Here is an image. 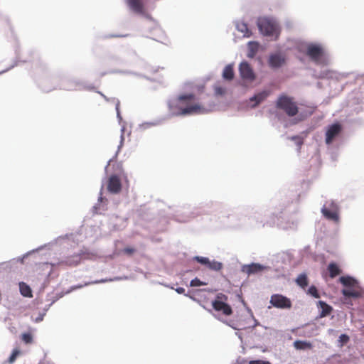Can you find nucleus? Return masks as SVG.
<instances>
[{"instance_id": "obj_1", "label": "nucleus", "mask_w": 364, "mask_h": 364, "mask_svg": "<svg viewBox=\"0 0 364 364\" xmlns=\"http://www.w3.org/2000/svg\"><path fill=\"white\" fill-rule=\"evenodd\" d=\"M274 118L280 122L284 128L296 125L311 115L309 109H300L292 97L281 95L276 102Z\"/></svg>"}, {"instance_id": "obj_2", "label": "nucleus", "mask_w": 364, "mask_h": 364, "mask_svg": "<svg viewBox=\"0 0 364 364\" xmlns=\"http://www.w3.org/2000/svg\"><path fill=\"white\" fill-rule=\"evenodd\" d=\"M183 93L177 96H172L168 99L167 106L172 117L190 116L193 114H203L210 112L199 103L188 105L189 101L187 98H181Z\"/></svg>"}, {"instance_id": "obj_3", "label": "nucleus", "mask_w": 364, "mask_h": 364, "mask_svg": "<svg viewBox=\"0 0 364 364\" xmlns=\"http://www.w3.org/2000/svg\"><path fill=\"white\" fill-rule=\"evenodd\" d=\"M306 56L317 65H327L329 63L328 55L319 43H308L305 47Z\"/></svg>"}, {"instance_id": "obj_4", "label": "nucleus", "mask_w": 364, "mask_h": 364, "mask_svg": "<svg viewBox=\"0 0 364 364\" xmlns=\"http://www.w3.org/2000/svg\"><path fill=\"white\" fill-rule=\"evenodd\" d=\"M257 26L261 35L271 40H277L280 35V29L277 22L267 16L259 17Z\"/></svg>"}, {"instance_id": "obj_5", "label": "nucleus", "mask_w": 364, "mask_h": 364, "mask_svg": "<svg viewBox=\"0 0 364 364\" xmlns=\"http://www.w3.org/2000/svg\"><path fill=\"white\" fill-rule=\"evenodd\" d=\"M285 213L282 211L279 214L272 213L267 219L261 220L262 226L272 227L277 225L283 230H294L297 226V221L293 218L285 219Z\"/></svg>"}, {"instance_id": "obj_6", "label": "nucleus", "mask_w": 364, "mask_h": 364, "mask_svg": "<svg viewBox=\"0 0 364 364\" xmlns=\"http://www.w3.org/2000/svg\"><path fill=\"white\" fill-rule=\"evenodd\" d=\"M338 282L343 288L341 289V294L346 299H357L363 297V294L354 289V287L359 285V281L350 275H343L338 278Z\"/></svg>"}, {"instance_id": "obj_7", "label": "nucleus", "mask_w": 364, "mask_h": 364, "mask_svg": "<svg viewBox=\"0 0 364 364\" xmlns=\"http://www.w3.org/2000/svg\"><path fill=\"white\" fill-rule=\"evenodd\" d=\"M344 127L343 123L338 120H334L333 122L328 124L325 127V143L327 146H333L335 143L339 144L343 134Z\"/></svg>"}, {"instance_id": "obj_8", "label": "nucleus", "mask_w": 364, "mask_h": 364, "mask_svg": "<svg viewBox=\"0 0 364 364\" xmlns=\"http://www.w3.org/2000/svg\"><path fill=\"white\" fill-rule=\"evenodd\" d=\"M149 1L150 0H126V3L132 11L143 16L153 23V26L149 28V32L151 33L152 30H160V26L159 23L149 14L145 11V4Z\"/></svg>"}, {"instance_id": "obj_9", "label": "nucleus", "mask_w": 364, "mask_h": 364, "mask_svg": "<svg viewBox=\"0 0 364 364\" xmlns=\"http://www.w3.org/2000/svg\"><path fill=\"white\" fill-rule=\"evenodd\" d=\"M341 207L334 200L326 201L321 208V213L324 218L334 223H339Z\"/></svg>"}, {"instance_id": "obj_10", "label": "nucleus", "mask_w": 364, "mask_h": 364, "mask_svg": "<svg viewBox=\"0 0 364 364\" xmlns=\"http://www.w3.org/2000/svg\"><path fill=\"white\" fill-rule=\"evenodd\" d=\"M288 62L287 54L282 49H276L269 53L267 65L272 70H278L284 67Z\"/></svg>"}, {"instance_id": "obj_11", "label": "nucleus", "mask_w": 364, "mask_h": 364, "mask_svg": "<svg viewBox=\"0 0 364 364\" xmlns=\"http://www.w3.org/2000/svg\"><path fill=\"white\" fill-rule=\"evenodd\" d=\"M61 82L60 88L65 90H86L92 91L95 89L93 84H88L86 81L77 79L65 77L61 80Z\"/></svg>"}, {"instance_id": "obj_12", "label": "nucleus", "mask_w": 364, "mask_h": 364, "mask_svg": "<svg viewBox=\"0 0 364 364\" xmlns=\"http://www.w3.org/2000/svg\"><path fill=\"white\" fill-rule=\"evenodd\" d=\"M95 257V254L89 250L86 247L83 246L79 252L65 257L60 261L59 264H65L69 266H77L82 260L92 259Z\"/></svg>"}, {"instance_id": "obj_13", "label": "nucleus", "mask_w": 364, "mask_h": 364, "mask_svg": "<svg viewBox=\"0 0 364 364\" xmlns=\"http://www.w3.org/2000/svg\"><path fill=\"white\" fill-rule=\"evenodd\" d=\"M197 209L198 208H192L189 205H183L175 210L173 218L179 223H187L199 215Z\"/></svg>"}, {"instance_id": "obj_14", "label": "nucleus", "mask_w": 364, "mask_h": 364, "mask_svg": "<svg viewBox=\"0 0 364 364\" xmlns=\"http://www.w3.org/2000/svg\"><path fill=\"white\" fill-rule=\"evenodd\" d=\"M272 93V88L270 87H265L261 90H257L253 95L249 97L247 105L251 109H255L265 102Z\"/></svg>"}, {"instance_id": "obj_15", "label": "nucleus", "mask_w": 364, "mask_h": 364, "mask_svg": "<svg viewBox=\"0 0 364 364\" xmlns=\"http://www.w3.org/2000/svg\"><path fill=\"white\" fill-rule=\"evenodd\" d=\"M227 295L218 293L211 301L212 307L215 311L222 312L225 316H230L232 314V308L227 303Z\"/></svg>"}, {"instance_id": "obj_16", "label": "nucleus", "mask_w": 364, "mask_h": 364, "mask_svg": "<svg viewBox=\"0 0 364 364\" xmlns=\"http://www.w3.org/2000/svg\"><path fill=\"white\" fill-rule=\"evenodd\" d=\"M72 236H73V233L65 234V235H63L58 236V237H56L55 239H54L53 241H51L50 242H48L46 244H44L43 245L39 246L37 248L33 249V250H31L30 251H28L27 252L23 254L22 256L18 257L17 258V261L20 262L21 263L23 264L24 260H25V259L28 257L30 255H33V254H34L36 252H38L40 250H44V249H48L49 250L50 248V247L53 246L54 244H57V243L60 242L62 240L68 239L70 237H72Z\"/></svg>"}, {"instance_id": "obj_17", "label": "nucleus", "mask_w": 364, "mask_h": 364, "mask_svg": "<svg viewBox=\"0 0 364 364\" xmlns=\"http://www.w3.org/2000/svg\"><path fill=\"white\" fill-rule=\"evenodd\" d=\"M269 269L270 267L269 266L259 262H252L249 264H242L240 267V272L250 277L252 275L261 274Z\"/></svg>"}, {"instance_id": "obj_18", "label": "nucleus", "mask_w": 364, "mask_h": 364, "mask_svg": "<svg viewBox=\"0 0 364 364\" xmlns=\"http://www.w3.org/2000/svg\"><path fill=\"white\" fill-rule=\"evenodd\" d=\"M239 75L240 78L246 82H252L256 78V74L247 60H242L238 65Z\"/></svg>"}, {"instance_id": "obj_19", "label": "nucleus", "mask_w": 364, "mask_h": 364, "mask_svg": "<svg viewBox=\"0 0 364 364\" xmlns=\"http://www.w3.org/2000/svg\"><path fill=\"white\" fill-rule=\"evenodd\" d=\"M269 303L272 306L280 309H290L292 306L291 299L280 294H272Z\"/></svg>"}, {"instance_id": "obj_20", "label": "nucleus", "mask_w": 364, "mask_h": 364, "mask_svg": "<svg viewBox=\"0 0 364 364\" xmlns=\"http://www.w3.org/2000/svg\"><path fill=\"white\" fill-rule=\"evenodd\" d=\"M122 184L120 175L112 173L107 180V189L112 194H118L121 192Z\"/></svg>"}, {"instance_id": "obj_21", "label": "nucleus", "mask_w": 364, "mask_h": 364, "mask_svg": "<svg viewBox=\"0 0 364 364\" xmlns=\"http://www.w3.org/2000/svg\"><path fill=\"white\" fill-rule=\"evenodd\" d=\"M312 130L311 127H309L308 129H306L301 132H299L298 134H294L291 136H287V140H290L292 141L294 145L296 146V150L298 154L300 153L301 146H303L304 143L305 139L307 137L309 134Z\"/></svg>"}, {"instance_id": "obj_22", "label": "nucleus", "mask_w": 364, "mask_h": 364, "mask_svg": "<svg viewBox=\"0 0 364 364\" xmlns=\"http://www.w3.org/2000/svg\"><path fill=\"white\" fill-rule=\"evenodd\" d=\"M316 306L318 310V315L316 316V318L326 317L329 316L333 311L332 306L323 300H318L316 302Z\"/></svg>"}, {"instance_id": "obj_23", "label": "nucleus", "mask_w": 364, "mask_h": 364, "mask_svg": "<svg viewBox=\"0 0 364 364\" xmlns=\"http://www.w3.org/2000/svg\"><path fill=\"white\" fill-rule=\"evenodd\" d=\"M293 346L297 350L306 351L311 350L314 348V344L308 340L296 339L293 342Z\"/></svg>"}, {"instance_id": "obj_24", "label": "nucleus", "mask_w": 364, "mask_h": 364, "mask_svg": "<svg viewBox=\"0 0 364 364\" xmlns=\"http://www.w3.org/2000/svg\"><path fill=\"white\" fill-rule=\"evenodd\" d=\"M235 77L234 64L226 65L222 72V77L225 81H232Z\"/></svg>"}, {"instance_id": "obj_25", "label": "nucleus", "mask_w": 364, "mask_h": 364, "mask_svg": "<svg viewBox=\"0 0 364 364\" xmlns=\"http://www.w3.org/2000/svg\"><path fill=\"white\" fill-rule=\"evenodd\" d=\"M102 188H103V186H102L100 192V195L98 196V200H97L98 203H95L92 207L93 212L95 214H100L101 210H105L104 206L106 205L107 198L102 196Z\"/></svg>"}, {"instance_id": "obj_26", "label": "nucleus", "mask_w": 364, "mask_h": 364, "mask_svg": "<svg viewBox=\"0 0 364 364\" xmlns=\"http://www.w3.org/2000/svg\"><path fill=\"white\" fill-rule=\"evenodd\" d=\"M259 43L256 41H250L247 43V57L249 58H253L259 50Z\"/></svg>"}, {"instance_id": "obj_27", "label": "nucleus", "mask_w": 364, "mask_h": 364, "mask_svg": "<svg viewBox=\"0 0 364 364\" xmlns=\"http://www.w3.org/2000/svg\"><path fill=\"white\" fill-rule=\"evenodd\" d=\"M163 121L164 119H156L151 122H144L138 125L136 130L139 132H144L152 127L160 125Z\"/></svg>"}, {"instance_id": "obj_28", "label": "nucleus", "mask_w": 364, "mask_h": 364, "mask_svg": "<svg viewBox=\"0 0 364 364\" xmlns=\"http://www.w3.org/2000/svg\"><path fill=\"white\" fill-rule=\"evenodd\" d=\"M236 29L242 33L245 37L249 38L252 36V31L249 28L248 24L244 21L240 22L236 21L235 22Z\"/></svg>"}, {"instance_id": "obj_29", "label": "nucleus", "mask_w": 364, "mask_h": 364, "mask_svg": "<svg viewBox=\"0 0 364 364\" xmlns=\"http://www.w3.org/2000/svg\"><path fill=\"white\" fill-rule=\"evenodd\" d=\"M296 284L302 289L306 290L309 286V278L306 272L300 273L295 279Z\"/></svg>"}, {"instance_id": "obj_30", "label": "nucleus", "mask_w": 364, "mask_h": 364, "mask_svg": "<svg viewBox=\"0 0 364 364\" xmlns=\"http://www.w3.org/2000/svg\"><path fill=\"white\" fill-rule=\"evenodd\" d=\"M19 291L21 296L26 298L33 297V291L31 287L24 282H20L18 284Z\"/></svg>"}, {"instance_id": "obj_31", "label": "nucleus", "mask_w": 364, "mask_h": 364, "mask_svg": "<svg viewBox=\"0 0 364 364\" xmlns=\"http://www.w3.org/2000/svg\"><path fill=\"white\" fill-rule=\"evenodd\" d=\"M15 54H16V58H15L13 64L11 65L7 68L0 71V75L6 73V72L9 71L10 70H11L12 68H14V67L17 66L18 62L26 63V62L28 61V60H27V59H21V58L20 56L18 46H16V48H15Z\"/></svg>"}, {"instance_id": "obj_32", "label": "nucleus", "mask_w": 364, "mask_h": 364, "mask_svg": "<svg viewBox=\"0 0 364 364\" xmlns=\"http://www.w3.org/2000/svg\"><path fill=\"white\" fill-rule=\"evenodd\" d=\"M268 329L266 326H262V328L259 329H256L254 331V341L255 342H261L264 340L265 338L267 337V333L266 331Z\"/></svg>"}, {"instance_id": "obj_33", "label": "nucleus", "mask_w": 364, "mask_h": 364, "mask_svg": "<svg viewBox=\"0 0 364 364\" xmlns=\"http://www.w3.org/2000/svg\"><path fill=\"white\" fill-rule=\"evenodd\" d=\"M108 73H110V74L134 75H136V76H139V77L146 78V79H147L149 80H151V81L152 80L151 79H150L149 77H146L144 75L139 74L138 73L133 72V71L128 70L113 69V70H109Z\"/></svg>"}, {"instance_id": "obj_34", "label": "nucleus", "mask_w": 364, "mask_h": 364, "mask_svg": "<svg viewBox=\"0 0 364 364\" xmlns=\"http://www.w3.org/2000/svg\"><path fill=\"white\" fill-rule=\"evenodd\" d=\"M328 270L331 278L337 276L341 272L340 267L334 262H331L328 264Z\"/></svg>"}, {"instance_id": "obj_35", "label": "nucleus", "mask_w": 364, "mask_h": 364, "mask_svg": "<svg viewBox=\"0 0 364 364\" xmlns=\"http://www.w3.org/2000/svg\"><path fill=\"white\" fill-rule=\"evenodd\" d=\"M223 263L215 259H210L208 269L215 272H219L223 268Z\"/></svg>"}, {"instance_id": "obj_36", "label": "nucleus", "mask_w": 364, "mask_h": 364, "mask_svg": "<svg viewBox=\"0 0 364 364\" xmlns=\"http://www.w3.org/2000/svg\"><path fill=\"white\" fill-rule=\"evenodd\" d=\"M305 291L307 295L311 296L313 298L318 299L321 296V294L318 288L314 284L309 286L308 289Z\"/></svg>"}, {"instance_id": "obj_37", "label": "nucleus", "mask_w": 364, "mask_h": 364, "mask_svg": "<svg viewBox=\"0 0 364 364\" xmlns=\"http://www.w3.org/2000/svg\"><path fill=\"white\" fill-rule=\"evenodd\" d=\"M340 144H336V145H333L331 146H328V151L331 156V159L333 161H336L338 158V149Z\"/></svg>"}, {"instance_id": "obj_38", "label": "nucleus", "mask_w": 364, "mask_h": 364, "mask_svg": "<svg viewBox=\"0 0 364 364\" xmlns=\"http://www.w3.org/2000/svg\"><path fill=\"white\" fill-rule=\"evenodd\" d=\"M192 259H193V261L196 262L198 264H200V265L204 266L206 268H208L209 261L210 259L208 257L196 255V256L193 257Z\"/></svg>"}, {"instance_id": "obj_39", "label": "nucleus", "mask_w": 364, "mask_h": 364, "mask_svg": "<svg viewBox=\"0 0 364 364\" xmlns=\"http://www.w3.org/2000/svg\"><path fill=\"white\" fill-rule=\"evenodd\" d=\"M21 351L19 348H14L7 359V363L9 364H13L16 360L17 358L21 355Z\"/></svg>"}, {"instance_id": "obj_40", "label": "nucleus", "mask_w": 364, "mask_h": 364, "mask_svg": "<svg viewBox=\"0 0 364 364\" xmlns=\"http://www.w3.org/2000/svg\"><path fill=\"white\" fill-rule=\"evenodd\" d=\"M350 341V336L346 333H341L337 340V346L343 347Z\"/></svg>"}, {"instance_id": "obj_41", "label": "nucleus", "mask_w": 364, "mask_h": 364, "mask_svg": "<svg viewBox=\"0 0 364 364\" xmlns=\"http://www.w3.org/2000/svg\"><path fill=\"white\" fill-rule=\"evenodd\" d=\"M21 339L25 344H31L33 341V336L31 332L25 331L21 333Z\"/></svg>"}, {"instance_id": "obj_42", "label": "nucleus", "mask_w": 364, "mask_h": 364, "mask_svg": "<svg viewBox=\"0 0 364 364\" xmlns=\"http://www.w3.org/2000/svg\"><path fill=\"white\" fill-rule=\"evenodd\" d=\"M213 90H214V95L217 97H223L226 94V88L220 86L214 85H213Z\"/></svg>"}, {"instance_id": "obj_43", "label": "nucleus", "mask_w": 364, "mask_h": 364, "mask_svg": "<svg viewBox=\"0 0 364 364\" xmlns=\"http://www.w3.org/2000/svg\"><path fill=\"white\" fill-rule=\"evenodd\" d=\"M208 282L202 281L198 277H196L190 282V287H199L201 286L207 285Z\"/></svg>"}, {"instance_id": "obj_44", "label": "nucleus", "mask_w": 364, "mask_h": 364, "mask_svg": "<svg viewBox=\"0 0 364 364\" xmlns=\"http://www.w3.org/2000/svg\"><path fill=\"white\" fill-rule=\"evenodd\" d=\"M129 36V34L110 33L99 36L98 38L101 39H108L112 38H126Z\"/></svg>"}, {"instance_id": "obj_45", "label": "nucleus", "mask_w": 364, "mask_h": 364, "mask_svg": "<svg viewBox=\"0 0 364 364\" xmlns=\"http://www.w3.org/2000/svg\"><path fill=\"white\" fill-rule=\"evenodd\" d=\"M51 304H47L45 306V307L43 309V311L38 314V316L35 318V321L36 323H39L42 321L44 318V316L46 314V312L49 310L50 308Z\"/></svg>"}, {"instance_id": "obj_46", "label": "nucleus", "mask_w": 364, "mask_h": 364, "mask_svg": "<svg viewBox=\"0 0 364 364\" xmlns=\"http://www.w3.org/2000/svg\"><path fill=\"white\" fill-rule=\"evenodd\" d=\"M124 136L121 134L120 135L119 144L117 146V150L115 152L114 155L109 160V162H112L113 161H114L117 158L118 154H119L120 149H122V147L124 145Z\"/></svg>"}, {"instance_id": "obj_47", "label": "nucleus", "mask_w": 364, "mask_h": 364, "mask_svg": "<svg viewBox=\"0 0 364 364\" xmlns=\"http://www.w3.org/2000/svg\"><path fill=\"white\" fill-rule=\"evenodd\" d=\"M213 316L217 318L218 320L222 321L223 323H225L228 326L231 327L232 329L238 330L236 323L233 321H227L226 319H223L220 316H217L216 314H213Z\"/></svg>"}, {"instance_id": "obj_48", "label": "nucleus", "mask_w": 364, "mask_h": 364, "mask_svg": "<svg viewBox=\"0 0 364 364\" xmlns=\"http://www.w3.org/2000/svg\"><path fill=\"white\" fill-rule=\"evenodd\" d=\"M116 101L117 102H116V105H115V110H116V114H117V118L119 124H121L123 119H122L121 112H120V108H119L120 102L118 99H117Z\"/></svg>"}, {"instance_id": "obj_49", "label": "nucleus", "mask_w": 364, "mask_h": 364, "mask_svg": "<svg viewBox=\"0 0 364 364\" xmlns=\"http://www.w3.org/2000/svg\"><path fill=\"white\" fill-rule=\"evenodd\" d=\"M52 274V270H50L46 275V277L45 279V280L43 281V282L41 284V287H40V289H39V291L40 292H43L44 291L45 289L47 287V286L49 284V277Z\"/></svg>"}, {"instance_id": "obj_50", "label": "nucleus", "mask_w": 364, "mask_h": 364, "mask_svg": "<svg viewBox=\"0 0 364 364\" xmlns=\"http://www.w3.org/2000/svg\"><path fill=\"white\" fill-rule=\"evenodd\" d=\"M136 251V250L131 246H127L122 250V252L128 256H132Z\"/></svg>"}, {"instance_id": "obj_51", "label": "nucleus", "mask_w": 364, "mask_h": 364, "mask_svg": "<svg viewBox=\"0 0 364 364\" xmlns=\"http://www.w3.org/2000/svg\"><path fill=\"white\" fill-rule=\"evenodd\" d=\"M181 97V98H187L189 102L191 101L198 100V98L196 97V95L193 92L183 93V96Z\"/></svg>"}, {"instance_id": "obj_52", "label": "nucleus", "mask_w": 364, "mask_h": 364, "mask_svg": "<svg viewBox=\"0 0 364 364\" xmlns=\"http://www.w3.org/2000/svg\"><path fill=\"white\" fill-rule=\"evenodd\" d=\"M114 171L116 172L115 173H118L119 175L123 172L122 164V162L116 163L113 165Z\"/></svg>"}, {"instance_id": "obj_53", "label": "nucleus", "mask_w": 364, "mask_h": 364, "mask_svg": "<svg viewBox=\"0 0 364 364\" xmlns=\"http://www.w3.org/2000/svg\"><path fill=\"white\" fill-rule=\"evenodd\" d=\"M248 364H272L271 362L266 360L255 359L248 361Z\"/></svg>"}, {"instance_id": "obj_54", "label": "nucleus", "mask_w": 364, "mask_h": 364, "mask_svg": "<svg viewBox=\"0 0 364 364\" xmlns=\"http://www.w3.org/2000/svg\"><path fill=\"white\" fill-rule=\"evenodd\" d=\"M65 295L63 294V291L58 292L55 294V296L51 299V302L49 304H51V306L55 303L57 301H58L60 299L63 297Z\"/></svg>"}, {"instance_id": "obj_55", "label": "nucleus", "mask_w": 364, "mask_h": 364, "mask_svg": "<svg viewBox=\"0 0 364 364\" xmlns=\"http://www.w3.org/2000/svg\"><path fill=\"white\" fill-rule=\"evenodd\" d=\"M39 87L41 89V90L43 92H48L52 91L53 90L56 89L55 86L49 87L44 86L43 82L39 84Z\"/></svg>"}, {"instance_id": "obj_56", "label": "nucleus", "mask_w": 364, "mask_h": 364, "mask_svg": "<svg viewBox=\"0 0 364 364\" xmlns=\"http://www.w3.org/2000/svg\"><path fill=\"white\" fill-rule=\"evenodd\" d=\"M89 285H91L90 284V281L89 282H85L83 284H75V285H73V288H74V291L75 290H77V289H82L85 287H87V286H89Z\"/></svg>"}, {"instance_id": "obj_57", "label": "nucleus", "mask_w": 364, "mask_h": 364, "mask_svg": "<svg viewBox=\"0 0 364 364\" xmlns=\"http://www.w3.org/2000/svg\"><path fill=\"white\" fill-rule=\"evenodd\" d=\"M330 71L328 70H324L320 72L318 77L319 78H328L331 77Z\"/></svg>"}, {"instance_id": "obj_58", "label": "nucleus", "mask_w": 364, "mask_h": 364, "mask_svg": "<svg viewBox=\"0 0 364 364\" xmlns=\"http://www.w3.org/2000/svg\"><path fill=\"white\" fill-rule=\"evenodd\" d=\"M109 278H105V279H96L90 281L91 284H101V283H105V282H109Z\"/></svg>"}, {"instance_id": "obj_59", "label": "nucleus", "mask_w": 364, "mask_h": 364, "mask_svg": "<svg viewBox=\"0 0 364 364\" xmlns=\"http://www.w3.org/2000/svg\"><path fill=\"white\" fill-rule=\"evenodd\" d=\"M239 297H240V301H241V302L242 303V304L245 306V307L246 308V309H247V312L250 314V316H251L252 317H253V313H252V309H251L250 308H249V307L247 306V304H246V303H245V300L243 299V298L242 297V296H239Z\"/></svg>"}, {"instance_id": "obj_60", "label": "nucleus", "mask_w": 364, "mask_h": 364, "mask_svg": "<svg viewBox=\"0 0 364 364\" xmlns=\"http://www.w3.org/2000/svg\"><path fill=\"white\" fill-rule=\"evenodd\" d=\"M127 279H128V277H127V276H123V277L117 276V277L109 278V280L111 282H114V281H120V280Z\"/></svg>"}, {"instance_id": "obj_61", "label": "nucleus", "mask_w": 364, "mask_h": 364, "mask_svg": "<svg viewBox=\"0 0 364 364\" xmlns=\"http://www.w3.org/2000/svg\"><path fill=\"white\" fill-rule=\"evenodd\" d=\"M174 290L176 291V292L178 294H183L184 295L185 293H186V289L185 288L182 287H177L176 288L174 289Z\"/></svg>"}, {"instance_id": "obj_62", "label": "nucleus", "mask_w": 364, "mask_h": 364, "mask_svg": "<svg viewBox=\"0 0 364 364\" xmlns=\"http://www.w3.org/2000/svg\"><path fill=\"white\" fill-rule=\"evenodd\" d=\"M204 90H205V85L203 84L197 85L196 86V90L199 94L203 92Z\"/></svg>"}, {"instance_id": "obj_63", "label": "nucleus", "mask_w": 364, "mask_h": 364, "mask_svg": "<svg viewBox=\"0 0 364 364\" xmlns=\"http://www.w3.org/2000/svg\"><path fill=\"white\" fill-rule=\"evenodd\" d=\"M247 363V360L245 358L238 357L236 360L237 364H246Z\"/></svg>"}, {"instance_id": "obj_64", "label": "nucleus", "mask_w": 364, "mask_h": 364, "mask_svg": "<svg viewBox=\"0 0 364 364\" xmlns=\"http://www.w3.org/2000/svg\"><path fill=\"white\" fill-rule=\"evenodd\" d=\"M252 318L254 319V324L251 327V329H252V331H254V328L256 326H259L260 328H262V326H263L262 325L260 324V323L254 316L252 317Z\"/></svg>"}]
</instances>
